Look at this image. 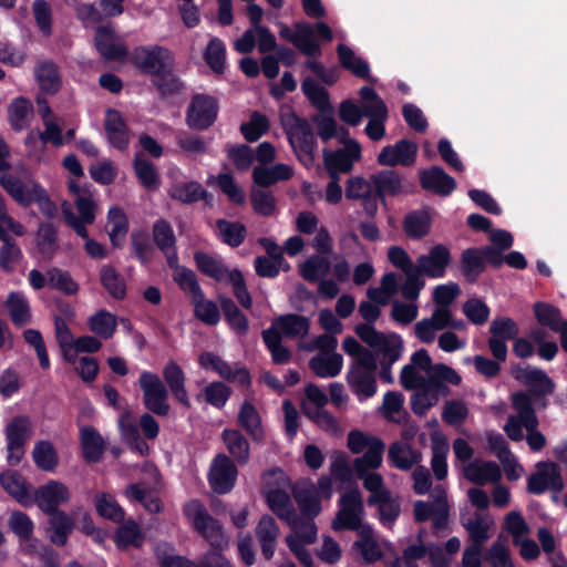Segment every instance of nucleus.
<instances>
[{
	"label": "nucleus",
	"mask_w": 567,
	"mask_h": 567,
	"mask_svg": "<svg viewBox=\"0 0 567 567\" xmlns=\"http://www.w3.org/2000/svg\"><path fill=\"white\" fill-rule=\"evenodd\" d=\"M512 403L517 413L507 417L504 432L512 441H520L524 437L522 427H525L527 444L533 451H540L546 445V439L537 431L538 419L533 409L532 398L523 392L514 393Z\"/></svg>",
	"instance_id": "nucleus-1"
},
{
	"label": "nucleus",
	"mask_w": 567,
	"mask_h": 567,
	"mask_svg": "<svg viewBox=\"0 0 567 567\" xmlns=\"http://www.w3.org/2000/svg\"><path fill=\"white\" fill-rule=\"evenodd\" d=\"M460 374L451 367L437 363L432 373L431 381H427L411 396V406L415 414L423 415L427 410L435 406L440 399L449 395L450 389L446 383L457 385L461 383Z\"/></svg>",
	"instance_id": "nucleus-2"
},
{
	"label": "nucleus",
	"mask_w": 567,
	"mask_h": 567,
	"mask_svg": "<svg viewBox=\"0 0 567 567\" xmlns=\"http://www.w3.org/2000/svg\"><path fill=\"white\" fill-rule=\"evenodd\" d=\"M69 190L73 196L74 206L79 216L74 213L69 202H63L61 209L65 224L82 238L87 237V225H92L97 213V202L93 192L82 187L74 181L69 182Z\"/></svg>",
	"instance_id": "nucleus-3"
},
{
	"label": "nucleus",
	"mask_w": 567,
	"mask_h": 567,
	"mask_svg": "<svg viewBox=\"0 0 567 567\" xmlns=\"http://www.w3.org/2000/svg\"><path fill=\"white\" fill-rule=\"evenodd\" d=\"M280 123L298 159L311 167L315 163L316 136L310 124L292 111L280 113Z\"/></svg>",
	"instance_id": "nucleus-4"
},
{
	"label": "nucleus",
	"mask_w": 567,
	"mask_h": 567,
	"mask_svg": "<svg viewBox=\"0 0 567 567\" xmlns=\"http://www.w3.org/2000/svg\"><path fill=\"white\" fill-rule=\"evenodd\" d=\"M184 514L192 526L215 548L228 545L221 525L209 515L203 503L192 499L184 506Z\"/></svg>",
	"instance_id": "nucleus-5"
},
{
	"label": "nucleus",
	"mask_w": 567,
	"mask_h": 567,
	"mask_svg": "<svg viewBox=\"0 0 567 567\" xmlns=\"http://www.w3.org/2000/svg\"><path fill=\"white\" fill-rule=\"evenodd\" d=\"M378 360L375 355L363 354V358L353 361L347 374L351 391L362 401L377 393L375 370Z\"/></svg>",
	"instance_id": "nucleus-6"
},
{
	"label": "nucleus",
	"mask_w": 567,
	"mask_h": 567,
	"mask_svg": "<svg viewBox=\"0 0 567 567\" xmlns=\"http://www.w3.org/2000/svg\"><path fill=\"white\" fill-rule=\"evenodd\" d=\"M355 332L365 344L377 350L380 362L394 363L401 358L403 341L398 334H384L372 324H358Z\"/></svg>",
	"instance_id": "nucleus-7"
},
{
	"label": "nucleus",
	"mask_w": 567,
	"mask_h": 567,
	"mask_svg": "<svg viewBox=\"0 0 567 567\" xmlns=\"http://www.w3.org/2000/svg\"><path fill=\"white\" fill-rule=\"evenodd\" d=\"M292 533L286 538L290 550L297 556L303 566H310L311 555L305 548L306 545L312 544L317 538V527L311 517L293 516V522L287 523Z\"/></svg>",
	"instance_id": "nucleus-8"
},
{
	"label": "nucleus",
	"mask_w": 567,
	"mask_h": 567,
	"mask_svg": "<svg viewBox=\"0 0 567 567\" xmlns=\"http://www.w3.org/2000/svg\"><path fill=\"white\" fill-rule=\"evenodd\" d=\"M384 450L385 445L383 442H374L371 449L353 461L355 475L362 481L363 487L367 491L375 489V487H380V484L384 483L382 475L375 472L382 465Z\"/></svg>",
	"instance_id": "nucleus-9"
},
{
	"label": "nucleus",
	"mask_w": 567,
	"mask_h": 567,
	"mask_svg": "<svg viewBox=\"0 0 567 567\" xmlns=\"http://www.w3.org/2000/svg\"><path fill=\"white\" fill-rule=\"evenodd\" d=\"M138 384L143 391L145 408L157 415L166 416L171 410L168 390L161 378L153 372L144 371L140 375Z\"/></svg>",
	"instance_id": "nucleus-10"
},
{
	"label": "nucleus",
	"mask_w": 567,
	"mask_h": 567,
	"mask_svg": "<svg viewBox=\"0 0 567 567\" xmlns=\"http://www.w3.org/2000/svg\"><path fill=\"white\" fill-rule=\"evenodd\" d=\"M435 364L425 349L415 351L410 362L405 364L400 373L401 385L406 390H414L431 381Z\"/></svg>",
	"instance_id": "nucleus-11"
},
{
	"label": "nucleus",
	"mask_w": 567,
	"mask_h": 567,
	"mask_svg": "<svg viewBox=\"0 0 567 567\" xmlns=\"http://www.w3.org/2000/svg\"><path fill=\"white\" fill-rule=\"evenodd\" d=\"M131 60L140 70L154 75L165 74L174 65L173 55L162 47L137 48L131 54Z\"/></svg>",
	"instance_id": "nucleus-12"
},
{
	"label": "nucleus",
	"mask_w": 567,
	"mask_h": 567,
	"mask_svg": "<svg viewBox=\"0 0 567 567\" xmlns=\"http://www.w3.org/2000/svg\"><path fill=\"white\" fill-rule=\"evenodd\" d=\"M32 432V422L25 415L16 416L6 425L7 458L11 465H17L21 461L24 454L23 446Z\"/></svg>",
	"instance_id": "nucleus-13"
},
{
	"label": "nucleus",
	"mask_w": 567,
	"mask_h": 567,
	"mask_svg": "<svg viewBox=\"0 0 567 567\" xmlns=\"http://www.w3.org/2000/svg\"><path fill=\"white\" fill-rule=\"evenodd\" d=\"M340 508L332 522L334 530L358 529L363 515V501L359 489L346 492L340 499Z\"/></svg>",
	"instance_id": "nucleus-14"
},
{
	"label": "nucleus",
	"mask_w": 567,
	"mask_h": 567,
	"mask_svg": "<svg viewBox=\"0 0 567 567\" xmlns=\"http://www.w3.org/2000/svg\"><path fill=\"white\" fill-rule=\"evenodd\" d=\"M340 142L344 143V147L334 152L324 150L323 159L329 175L338 176L339 173H347L352 168L353 162L361 157L360 144L350 138L348 132H343Z\"/></svg>",
	"instance_id": "nucleus-15"
},
{
	"label": "nucleus",
	"mask_w": 567,
	"mask_h": 567,
	"mask_svg": "<svg viewBox=\"0 0 567 567\" xmlns=\"http://www.w3.org/2000/svg\"><path fill=\"white\" fill-rule=\"evenodd\" d=\"M353 548L367 564L382 560L386 555L393 553L391 543L378 537L370 527L365 526L359 530Z\"/></svg>",
	"instance_id": "nucleus-16"
},
{
	"label": "nucleus",
	"mask_w": 567,
	"mask_h": 567,
	"mask_svg": "<svg viewBox=\"0 0 567 567\" xmlns=\"http://www.w3.org/2000/svg\"><path fill=\"white\" fill-rule=\"evenodd\" d=\"M527 488L536 495L548 489L560 492L564 488V481L558 465L554 462L537 463L535 473L528 478Z\"/></svg>",
	"instance_id": "nucleus-17"
},
{
	"label": "nucleus",
	"mask_w": 567,
	"mask_h": 567,
	"mask_svg": "<svg viewBox=\"0 0 567 567\" xmlns=\"http://www.w3.org/2000/svg\"><path fill=\"white\" fill-rule=\"evenodd\" d=\"M33 503L45 513L60 512L58 508L70 499V491L62 482L51 480L44 485L38 487L32 494Z\"/></svg>",
	"instance_id": "nucleus-18"
},
{
	"label": "nucleus",
	"mask_w": 567,
	"mask_h": 567,
	"mask_svg": "<svg viewBox=\"0 0 567 567\" xmlns=\"http://www.w3.org/2000/svg\"><path fill=\"white\" fill-rule=\"evenodd\" d=\"M461 524L473 544L484 545L493 535L494 517L489 512L474 511L462 514Z\"/></svg>",
	"instance_id": "nucleus-19"
},
{
	"label": "nucleus",
	"mask_w": 567,
	"mask_h": 567,
	"mask_svg": "<svg viewBox=\"0 0 567 567\" xmlns=\"http://www.w3.org/2000/svg\"><path fill=\"white\" fill-rule=\"evenodd\" d=\"M237 468L234 462L225 454H218L212 462L208 481L214 492L228 493L235 485Z\"/></svg>",
	"instance_id": "nucleus-20"
},
{
	"label": "nucleus",
	"mask_w": 567,
	"mask_h": 567,
	"mask_svg": "<svg viewBox=\"0 0 567 567\" xmlns=\"http://www.w3.org/2000/svg\"><path fill=\"white\" fill-rule=\"evenodd\" d=\"M451 261V252L444 245H435L416 260V271L430 278H442Z\"/></svg>",
	"instance_id": "nucleus-21"
},
{
	"label": "nucleus",
	"mask_w": 567,
	"mask_h": 567,
	"mask_svg": "<svg viewBox=\"0 0 567 567\" xmlns=\"http://www.w3.org/2000/svg\"><path fill=\"white\" fill-rule=\"evenodd\" d=\"M217 116L216 101L207 95H196L187 112V123L196 130L209 127Z\"/></svg>",
	"instance_id": "nucleus-22"
},
{
	"label": "nucleus",
	"mask_w": 567,
	"mask_h": 567,
	"mask_svg": "<svg viewBox=\"0 0 567 567\" xmlns=\"http://www.w3.org/2000/svg\"><path fill=\"white\" fill-rule=\"evenodd\" d=\"M417 154V145L408 140H400L393 145L382 148L378 155V163L383 166H411Z\"/></svg>",
	"instance_id": "nucleus-23"
},
{
	"label": "nucleus",
	"mask_w": 567,
	"mask_h": 567,
	"mask_svg": "<svg viewBox=\"0 0 567 567\" xmlns=\"http://www.w3.org/2000/svg\"><path fill=\"white\" fill-rule=\"evenodd\" d=\"M199 363L204 369L214 370L227 381L236 382L240 385H247L250 382V375L245 368L238 365L231 367L212 352L203 353L199 357Z\"/></svg>",
	"instance_id": "nucleus-24"
},
{
	"label": "nucleus",
	"mask_w": 567,
	"mask_h": 567,
	"mask_svg": "<svg viewBox=\"0 0 567 567\" xmlns=\"http://www.w3.org/2000/svg\"><path fill=\"white\" fill-rule=\"evenodd\" d=\"M346 196L349 199L362 200L363 208L370 216H373L378 210L372 175L369 179H364L360 176L349 178L346 185Z\"/></svg>",
	"instance_id": "nucleus-25"
},
{
	"label": "nucleus",
	"mask_w": 567,
	"mask_h": 567,
	"mask_svg": "<svg viewBox=\"0 0 567 567\" xmlns=\"http://www.w3.org/2000/svg\"><path fill=\"white\" fill-rule=\"evenodd\" d=\"M0 185L20 205L27 207L32 204L34 193L40 185L30 178H19L12 174H2Z\"/></svg>",
	"instance_id": "nucleus-26"
},
{
	"label": "nucleus",
	"mask_w": 567,
	"mask_h": 567,
	"mask_svg": "<svg viewBox=\"0 0 567 567\" xmlns=\"http://www.w3.org/2000/svg\"><path fill=\"white\" fill-rule=\"evenodd\" d=\"M466 480L477 485L496 484L502 477L501 467L491 461L476 458L463 468Z\"/></svg>",
	"instance_id": "nucleus-27"
},
{
	"label": "nucleus",
	"mask_w": 567,
	"mask_h": 567,
	"mask_svg": "<svg viewBox=\"0 0 567 567\" xmlns=\"http://www.w3.org/2000/svg\"><path fill=\"white\" fill-rule=\"evenodd\" d=\"M368 492L370 493L368 504L379 506L382 523H393L400 514V504L392 497L384 483L380 484V487H375V489H368Z\"/></svg>",
	"instance_id": "nucleus-28"
},
{
	"label": "nucleus",
	"mask_w": 567,
	"mask_h": 567,
	"mask_svg": "<svg viewBox=\"0 0 567 567\" xmlns=\"http://www.w3.org/2000/svg\"><path fill=\"white\" fill-rule=\"evenodd\" d=\"M449 312L443 309H434L431 317L417 321L414 333L422 343H432L439 331L447 329Z\"/></svg>",
	"instance_id": "nucleus-29"
},
{
	"label": "nucleus",
	"mask_w": 567,
	"mask_h": 567,
	"mask_svg": "<svg viewBox=\"0 0 567 567\" xmlns=\"http://www.w3.org/2000/svg\"><path fill=\"white\" fill-rule=\"evenodd\" d=\"M269 329H275L281 338L299 339L308 334L310 322L303 316L288 313L277 317Z\"/></svg>",
	"instance_id": "nucleus-30"
},
{
	"label": "nucleus",
	"mask_w": 567,
	"mask_h": 567,
	"mask_svg": "<svg viewBox=\"0 0 567 567\" xmlns=\"http://www.w3.org/2000/svg\"><path fill=\"white\" fill-rule=\"evenodd\" d=\"M163 378L175 400L189 409L190 401L185 385L186 377L182 367L175 361L167 362L163 369Z\"/></svg>",
	"instance_id": "nucleus-31"
},
{
	"label": "nucleus",
	"mask_w": 567,
	"mask_h": 567,
	"mask_svg": "<svg viewBox=\"0 0 567 567\" xmlns=\"http://www.w3.org/2000/svg\"><path fill=\"white\" fill-rule=\"evenodd\" d=\"M153 239L156 246L165 254L169 267H175L177 254L175 250L176 237L172 226L164 219H158L153 226Z\"/></svg>",
	"instance_id": "nucleus-32"
},
{
	"label": "nucleus",
	"mask_w": 567,
	"mask_h": 567,
	"mask_svg": "<svg viewBox=\"0 0 567 567\" xmlns=\"http://www.w3.org/2000/svg\"><path fill=\"white\" fill-rule=\"evenodd\" d=\"M0 484L21 505L29 506L33 504L30 485L19 473L12 471L2 473L0 475Z\"/></svg>",
	"instance_id": "nucleus-33"
},
{
	"label": "nucleus",
	"mask_w": 567,
	"mask_h": 567,
	"mask_svg": "<svg viewBox=\"0 0 567 567\" xmlns=\"http://www.w3.org/2000/svg\"><path fill=\"white\" fill-rule=\"evenodd\" d=\"M256 536L260 544L262 555L266 559H271L279 536V527L271 516L265 515L260 518L256 527Z\"/></svg>",
	"instance_id": "nucleus-34"
},
{
	"label": "nucleus",
	"mask_w": 567,
	"mask_h": 567,
	"mask_svg": "<svg viewBox=\"0 0 567 567\" xmlns=\"http://www.w3.org/2000/svg\"><path fill=\"white\" fill-rule=\"evenodd\" d=\"M105 131L109 142L118 150H125L130 137L125 122L115 110H109L105 115Z\"/></svg>",
	"instance_id": "nucleus-35"
},
{
	"label": "nucleus",
	"mask_w": 567,
	"mask_h": 567,
	"mask_svg": "<svg viewBox=\"0 0 567 567\" xmlns=\"http://www.w3.org/2000/svg\"><path fill=\"white\" fill-rule=\"evenodd\" d=\"M309 367L319 378H334L342 370L343 358L340 353H318L310 359Z\"/></svg>",
	"instance_id": "nucleus-36"
},
{
	"label": "nucleus",
	"mask_w": 567,
	"mask_h": 567,
	"mask_svg": "<svg viewBox=\"0 0 567 567\" xmlns=\"http://www.w3.org/2000/svg\"><path fill=\"white\" fill-rule=\"evenodd\" d=\"M421 184L425 189L441 195H449L456 187L454 178L436 166L421 173Z\"/></svg>",
	"instance_id": "nucleus-37"
},
{
	"label": "nucleus",
	"mask_w": 567,
	"mask_h": 567,
	"mask_svg": "<svg viewBox=\"0 0 567 567\" xmlns=\"http://www.w3.org/2000/svg\"><path fill=\"white\" fill-rule=\"evenodd\" d=\"M372 183L377 199L384 202V196H396L403 192V182L401 176L394 171H381L372 174Z\"/></svg>",
	"instance_id": "nucleus-38"
},
{
	"label": "nucleus",
	"mask_w": 567,
	"mask_h": 567,
	"mask_svg": "<svg viewBox=\"0 0 567 567\" xmlns=\"http://www.w3.org/2000/svg\"><path fill=\"white\" fill-rule=\"evenodd\" d=\"M293 174L291 166L278 163L271 167L256 166L252 172L254 182L260 187H268L275 183L287 181Z\"/></svg>",
	"instance_id": "nucleus-39"
},
{
	"label": "nucleus",
	"mask_w": 567,
	"mask_h": 567,
	"mask_svg": "<svg viewBox=\"0 0 567 567\" xmlns=\"http://www.w3.org/2000/svg\"><path fill=\"white\" fill-rule=\"evenodd\" d=\"M34 115L32 103L19 96L11 101L8 107L10 124L14 131H22L29 126Z\"/></svg>",
	"instance_id": "nucleus-40"
},
{
	"label": "nucleus",
	"mask_w": 567,
	"mask_h": 567,
	"mask_svg": "<svg viewBox=\"0 0 567 567\" xmlns=\"http://www.w3.org/2000/svg\"><path fill=\"white\" fill-rule=\"evenodd\" d=\"M388 457L396 468L402 471L412 468L422 460L419 451L402 442H394L390 445Z\"/></svg>",
	"instance_id": "nucleus-41"
},
{
	"label": "nucleus",
	"mask_w": 567,
	"mask_h": 567,
	"mask_svg": "<svg viewBox=\"0 0 567 567\" xmlns=\"http://www.w3.org/2000/svg\"><path fill=\"white\" fill-rule=\"evenodd\" d=\"M34 75L40 89L49 94L56 93L61 87V76L56 65L51 61H42L34 68Z\"/></svg>",
	"instance_id": "nucleus-42"
},
{
	"label": "nucleus",
	"mask_w": 567,
	"mask_h": 567,
	"mask_svg": "<svg viewBox=\"0 0 567 567\" xmlns=\"http://www.w3.org/2000/svg\"><path fill=\"white\" fill-rule=\"evenodd\" d=\"M517 380L532 386L538 393H549L553 390V383L546 373L539 369L526 367H517L514 370Z\"/></svg>",
	"instance_id": "nucleus-43"
},
{
	"label": "nucleus",
	"mask_w": 567,
	"mask_h": 567,
	"mask_svg": "<svg viewBox=\"0 0 567 567\" xmlns=\"http://www.w3.org/2000/svg\"><path fill=\"white\" fill-rule=\"evenodd\" d=\"M267 504L270 509L284 522H293L296 511L290 496L280 488L269 489L266 495Z\"/></svg>",
	"instance_id": "nucleus-44"
},
{
	"label": "nucleus",
	"mask_w": 567,
	"mask_h": 567,
	"mask_svg": "<svg viewBox=\"0 0 567 567\" xmlns=\"http://www.w3.org/2000/svg\"><path fill=\"white\" fill-rule=\"evenodd\" d=\"M432 440V460L431 467L437 480H444L447 475L446 456L449 453V445L444 436L434 432L431 436Z\"/></svg>",
	"instance_id": "nucleus-45"
},
{
	"label": "nucleus",
	"mask_w": 567,
	"mask_h": 567,
	"mask_svg": "<svg viewBox=\"0 0 567 567\" xmlns=\"http://www.w3.org/2000/svg\"><path fill=\"white\" fill-rule=\"evenodd\" d=\"M359 93L360 106L364 116L368 118H388V107L372 87L363 86Z\"/></svg>",
	"instance_id": "nucleus-46"
},
{
	"label": "nucleus",
	"mask_w": 567,
	"mask_h": 567,
	"mask_svg": "<svg viewBox=\"0 0 567 567\" xmlns=\"http://www.w3.org/2000/svg\"><path fill=\"white\" fill-rule=\"evenodd\" d=\"M32 458L38 468L53 472L59 465V455L50 441L43 440L34 444Z\"/></svg>",
	"instance_id": "nucleus-47"
},
{
	"label": "nucleus",
	"mask_w": 567,
	"mask_h": 567,
	"mask_svg": "<svg viewBox=\"0 0 567 567\" xmlns=\"http://www.w3.org/2000/svg\"><path fill=\"white\" fill-rule=\"evenodd\" d=\"M194 258L198 269L217 281H227L233 275V270H229L220 260L208 254L198 251Z\"/></svg>",
	"instance_id": "nucleus-48"
},
{
	"label": "nucleus",
	"mask_w": 567,
	"mask_h": 567,
	"mask_svg": "<svg viewBox=\"0 0 567 567\" xmlns=\"http://www.w3.org/2000/svg\"><path fill=\"white\" fill-rule=\"evenodd\" d=\"M81 444L86 461L96 462L104 452V441L99 432L92 426L81 429Z\"/></svg>",
	"instance_id": "nucleus-49"
},
{
	"label": "nucleus",
	"mask_w": 567,
	"mask_h": 567,
	"mask_svg": "<svg viewBox=\"0 0 567 567\" xmlns=\"http://www.w3.org/2000/svg\"><path fill=\"white\" fill-rule=\"evenodd\" d=\"M6 307L12 322L17 326H24L31 320V310L28 300L21 292H10L6 300Z\"/></svg>",
	"instance_id": "nucleus-50"
},
{
	"label": "nucleus",
	"mask_w": 567,
	"mask_h": 567,
	"mask_svg": "<svg viewBox=\"0 0 567 567\" xmlns=\"http://www.w3.org/2000/svg\"><path fill=\"white\" fill-rule=\"evenodd\" d=\"M223 440L238 464H246L249 460V443L237 430H224Z\"/></svg>",
	"instance_id": "nucleus-51"
},
{
	"label": "nucleus",
	"mask_w": 567,
	"mask_h": 567,
	"mask_svg": "<svg viewBox=\"0 0 567 567\" xmlns=\"http://www.w3.org/2000/svg\"><path fill=\"white\" fill-rule=\"evenodd\" d=\"M94 45L107 61H125L128 58L126 45L120 38H95Z\"/></svg>",
	"instance_id": "nucleus-52"
},
{
	"label": "nucleus",
	"mask_w": 567,
	"mask_h": 567,
	"mask_svg": "<svg viewBox=\"0 0 567 567\" xmlns=\"http://www.w3.org/2000/svg\"><path fill=\"white\" fill-rule=\"evenodd\" d=\"M338 55L341 65L349 70L353 75L370 80V69L368 63L358 56L349 47L340 44Z\"/></svg>",
	"instance_id": "nucleus-53"
},
{
	"label": "nucleus",
	"mask_w": 567,
	"mask_h": 567,
	"mask_svg": "<svg viewBox=\"0 0 567 567\" xmlns=\"http://www.w3.org/2000/svg\"><path fill=\"white\" fill-rule=\"evenodd\" d=\"M293 497L302 513V517H316L321 512L320 498L315 495L313 485L296 487Z\"/></svg>",
	"instance_id": "nucleus-54"
},
{
	"label": "nucleus",
	"mask_w": 567,
	"mask_h": 567,
	"mask_svg": "<svg viewBox=\"0 0 567 567\" xmlns=\"http://www.w3.org/2000/svg\"><path fill=\"white\" fill-rule=\"evenodd\" d=\"M87 324L97 337L110 339L116 330L117 320L113 313L102 309L87 319Z\"/></svg>",
	"instance_id": "nucleus-55"
},
{
	"label": "nucleus",
	"mask_w": 567,
	"mask_h": 567,
	"mask_svg": "<svg viewBox=\"0 0 567 567\" xmlns=\"http://www.w3.org/2000/svg\"><path fill=\"white\" fill-rule=\"evenodd\" d=\"M330 268L327 257L312 255L300 265V274L307 281L317 282L329 274Z\"/></svg>",
	"instance_id": "nucleus-56"
},
{
	"label": "nucleus",
	"mask_w": 567,
	"mask_h": 567,
	"mask_svg": "<svg viewBox=\"0 0 567 567\" xmlns=\"http://www.w3.org/2000/svg\"><path fill=\"white\" fill-rule=\"evenodd\" d=\"M50 520V539L56 545H64L68 540L70 533L73 529V522L64 512H55L49 514Z\"/></svg>",
	"instance_id": "nucleus-57"
},
{
	"label": "nucleus",
	"mask_w": 567,
	"mask_h": 567,
	"mask_svg": "<svg viewBox=\"0 0 567 567\" xmlns=\"http://www.w3.org/2000/svg\"><path fill=\"white\" fill-rule=\"evenodd\" d=\"M100 280L104 289L113 298L123 299L126 296V282L112 266L106 265L102 267Z\"/></svg>",
	"instance_id": "nucleus-58"
},
{
	"label": "nucleus",
	"mask_w": 567,
	"mask_h": 567,
	"mask_svg": "<svg viewBox=\"0 0 567 567\" xmlns=\"http://www.w3.org/2000/svg\"><path fill=\"white\" fill-rule=\"evenodd\" d=\"M144 536L140 526L132 519L126 520L118 526L115 535V544L120 549H126L131 546L140 547L143 543Z\"/></svg>",
	"instance_id": "nucleus-59"
},
{
	"label": "nucleus",
	"mask_w": 567,
	"mask_h": 567,
	"mask_svg": "<svg viewBox=\"0 0 567 567\" xmlns=\"http://www.w3.org/2000/svg\"><path fill=\"white\" fill-rule=\"evenodd\" d=\"M194 305V312L196 318L206 324L215 326L220 320V313L215 302L205 299L204 293L200 292L198 296L192 298Z\"/></svg>",
	"instance_id": "nucleus-60"
},
{
	"label": "nucleus",
	"mask_w": 567,
	"mask_h": 567,
	"mask_svg": "<svg viewBox=\"0 0 567 567\" xmlns=\"http://www.w3.org/2000/svg\"><path fill=\"white\" fill-rule=\"evenodd\" d=\"M262 340L271 353L272 361L276 364L288 363L291 359L290 351L281 343V336L275 329L262 331Z\"/></svg>",
	"instance_id": "nucleus-61"
},
{
	"label": "nucleus",
	"mask_w": 567,
	"mask_h": 567,
	"mask_svg": "<svg viewBox=\"0 0 567 567\" xmlns=\"http://www.w3.org/2000/svg\"><path fill=\"white\" fill-rule=\"evenodd\" d=\"M204 59L215 74H223L226 69L225 44L218 39H213L204 52Z\"/></svg>",
	"instance_id": "nucleus-62"
},
{
	"label": "nucleus",
	"mask_w": 567,
	"mask_h": 567,
	"mask_svg": "<svg viewBox=\"0 0 567 567\" xmlns=\"http://www.w3.org/2000/svg\"><path fill=\"white\" fill-rule=\"evenodd\" d=\"M109 236L114 246H120L127 233V218L122 209L112 207L107 215Z\"/></svg>",
	"instance_id": "nucleus-63"
},
{
	"label": "nucleus",
	"mask_w": 567,
	"mask_h": 567,
	"mask_svg": "<svg viewBox=\"0 0 567 567\" xmlns=\"http://www.w3.org/2000/svg\"><path fill=\"white\" fill-rule=\"evenodd\" d=\"M431 219L425 212H413L404 218V231L411 238H422L429 234Z\"/></svg>",
	"instance_id": "nucleus-64"
}]
</instances>
